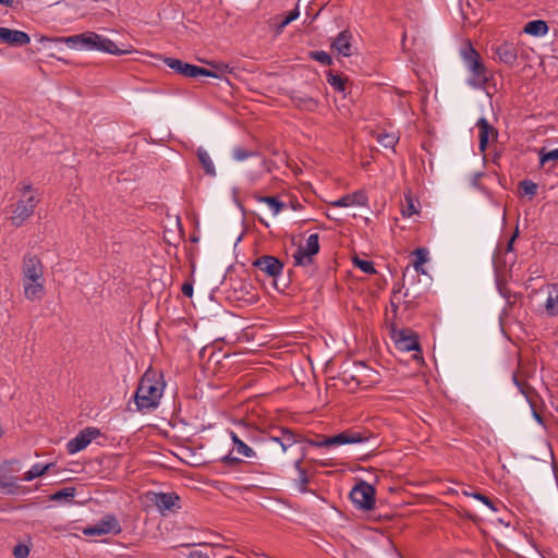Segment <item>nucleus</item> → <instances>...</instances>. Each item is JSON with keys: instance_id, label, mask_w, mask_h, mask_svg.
<instances>
[{"instance_id": "f257e3e1", "label": "nucleus", "mask_w": 558, "mask_h": 558, "mask_svg": "<svg viewBox=\"0 0 558 558\" xmlns=\"http://www.w3.org/2000/svg\"><path fill=\"white\" fill-rule=\"evenodd\" d=\"M165 387L163 375L149 367L141 377L133 396L136 411L145 412L156 409L159 405Z\"/></svg>"}, {"instance_id": "f03ea898", "label": "nucleus", "mask_w": 558, "mask_h": 558, "mask_svg": "<svg viewBox=\"0 0 558 558\" xmlns=\"http://www.w3.org/2000/svg\"><path fill=\"white\" fill-rule=\"evenodd\" d=\"M305 441L317 448H328L332 446H341V445H352V444H362L372 441L369 448H372V452L375 451L379 444L377 442V437L374 433L365 427L357 428H348L339 434L333 436H317L316 439L307 438Z\"/></svg>"}, {"instance_id": "7ed1b4c3", "label": "nucleus", "mask_w": 558, "mask_h": 558, "mask_svg": "<svg viewBox=\"0 0 558 558\" xmlns=\"http://www.w3.org/2000/svg\"><path fill=\"white\" fill-rule=\"evenodd\" d=\"M23 276L25 298L29 301L41 300L45 295L44 266L36 255L27 254L24 256Z\"/></svg>"}, {"instance_id": "20e7f679", "label": "nucleus", "mask_w": 558, "mask_h": 558, "mask_svg": "<svg viewBox=\"0 0 558 558\" xmlns=\"http://www.w3.org/2000/svg\"><path fill=\"white\" fill-rule=\"evenodd\" d=\"M461 53L465 65L472 72V77L468 81L469 85L475 88H484L488 83V70L481 54L470 41L466 43Z\"/></svg>"}, {"instance_id": "39448f33", "label": "nucleus", "mask_w": 558, "mask_h": 558, "mask_svg": "<svg viewBox=\"0 0 558 558\" xmlns=\"http://www.w3.org/2000/svg\"><path fill=\"white\" fill-rule=\"evenodd\" d=\"M40 44H43L44 48H46L47 44L50 43H65L71 48H84L87 50H98L102 51V46L105 44V37L98 35L94 32H86L78 35H73L69 37H57L50 38L47 36H41L39 39Z\"/></svg>"}, {"instance_id": "423d86ee", "label": "nucleus", "mask_w": 558, "mask_h": 558, "mask_svg": "<svg viewBox=\"0 0 558 558\" xmlns=\"http://www.w3.org/2000/svg\"><path fill=\"white\" fill-rule=\"evenodd\" d=\"M228 299L251 305L259 300L257 288L248 279L230 278Z\"/></svg>"}, {"instance_id": "0eeeda50", "label": "nucleus", "mask_w": 558, "mask_h": 558, "mask_svg": "<svg viewBox=\"0 0 558 558\" xmlns=\"http://www.w3.org/2000/svg\"><path fill=\"white\" fill-rule=\"evenodd\" d=\"M349 498L356 509L368 512L375 509L376 489L372 484L360 480L351 489Z\"/></svg>"}, {"instance_id": "6e6552de", "label": "nucleus", "mask_w": 558, "mask_h": 558, "mask_svg": "<svg viewBox=\"0 0 558 558\" xmlns=\"http://www.w3.org/2000/svg\"><path fill=\"white\" fill-rule=\"evenodd\" d=\"M162 59H163V62L171 70H173L175 73H178L184 77H189V78H198V77H203V76L204 77H216V78L219 77L218 74H216L215 72H213L206 68L191 64V63L184 62L180 59H175V58H171V57H163Z\"/></svg>"}, {"instance_id": "1a4fd4ad", "label": "nucleus", "mask_w": 558, "mask_h": 558, "mask_svg": "<svg viewBox=\"0 0 558 558\" xmlns=\"http://www.w3.org/2000/svg\"><path fill=\"white\" fill-rule=\"evenodd\" d=\"M391 338L395 341V345L398 350L403 352L414 351L413 357L418 360L422 359L417 353L421 354V344L418 341L417 333L410 328L396 329L391 330Z\"/></svg>"}, {"instance_id": "9d476101", "label": "nucleus", "mask_w": 558, "mask_h": 558, "mask_svg": "<svg viewBox=\"0 0 558 558\" xmlns=\"http://www.w3.org/2000/svg\"><path fill=\"white\" fill-rule=\"evenodd\" d=\"M252 265L266 276L272 278L276 288L279 290L277 279L282 274L283 263L278 257L272 255H263L256 258Z\"/></svg>"}, {"instance_id": "9b49d317", "label": "nucleus", "mask_w": 558, "mask_h": 558, "mask_svg": "<svg viewBox=\"0 0 558 558\" xmlns=\"http://www.w3.org/2000/svg\"><path fill=\"white\" fill-rule=\"evenodd\" d=\"M319 235L318 233L311 234L306 240V245H300L293 254L294 264L296 266L310 265L313 262V256L319 252Z\"/></svg>"}, {"instance_id": "f8f14e48", "label": "nucleus", "mask_w": 558, "mask_h": 558, "mask_svg": "<svg viewBox=\"0 0 558 558\" xmlns=\"http://www.w3.org/2000/svg\"><path fill=\"white\" fill-rule=\"evenodd\" d=\"M122 531L121 525L113 514H106L96 524L89 525L83 530L87 536L113 534L118 535Z\"/></svg>"}, {"instance_id": "ddd939ff", "label": "nucleus", "mask_w": 558, "mask_h": 558, "mask_svg": "<svg viewBox=\"0 0 558 558\" xmlns=\"http://www.w3.org/2000/svg\"><path fill=\"white\" fill-rule=\"evenodd\" d=\"M100 435L101 432L99 428L93 426L86 427L66 444V450L70 454L80 452Z\"/></svg>"}, {"instance_id": "4468645a", "label": "nucleus", "mask_w": 558, "mask_h": 558, "mask_svg": "<svg viewBox=\"0 0 558 558\" xmlns=\"http://www.w3.org/2000/svg\"><path fill=\"white\" fill-rule=\"evenodd\" d=\"M150 501L158 508L159 512L165 515L166 511L177 512L181 508V498L180 496L172 493H153V497Z\"/></svg>"}, {"instance_id": "2eb2a0df", "label": "nucleus", "mask_w": 558, "mask_h": 558, "mask_svg": "<svg viewBox=\"0 0 558 558\" xmlns=\"http://www.w3.org/2000/svg\"><path fill=\"white\" fill-rule=\"evenodd\" d=\"M37 203L38 201L34 196H28L26 199H20L16 203L13 216L11 217L12 223L16 227L21 226L33 215Z\"/></svg>"}, {"instance_id": "dca6fc26", "label": "nucleus", "mask_w": 558, "mask_h": 558, "mask_svg": "<svg viewBox=\"0 0 558 558\" xmlns=\"http://www.w3.org/2000/svg\"><path fill=\"white\" fill-rule=\"evenodd\" d=\"M476 126L478 129V148L481 153H485L488 143L497 141L498 131L484 117L477 120Z\"/></svg>"}, {"instance_id": "f3484780", "label": "nucleus", "mask_w": 558, "mask_h": 558, "mask_svg": "<svg viewBox=\"0 0 558 558\" xmlns=\"http://www.w3.org/2000/svg\"><path fill=\"white\" fill-rule=\"evenodd\" d=\"M493 51L498 57V60L509 68H514L518 64V48L513 43L504 41L494 46Z\"/></svg>"}, {"instance_id": "a211bd4d", "label": "nucleus", "mask_w": 558, "mask_h": 558, "mask_svg": "<svg viewBox=\"0 0 558 558\" xmlns=\"http://www.w3.org/2000/svg\"><path fill=\"white\" fill-rule=\"evenodd\" d=\"M31 38L27 33L8 27H0V43L12 47H22L29 44Z\"/></svg>"}, {"instance_id": "6ab92c4d", "label": "nucleus", "mask_w": 558, "mask_h": 558, "mask_svg": "<svg viewBox=\"0 0 558 558\" xmlns=\"http://www.w3.org/2000/svg\"><path fill=\"white\" fill-rule=\"evenodd\" d=\"M353 36L349 29L340 32L331 43V49L336 50L343 57L352 56V40Z\"/></svg>"}, {"instance_id": "aec40b11", "label": "nucleus", "mask_w": 558, "mask_h": 558, "mask_svg": "<svg viewBox=\"0 0 558 558\" xmlns=\"http://www.w3.org/2000/svg\"><path fill=\"white\" fill-rule=\"evenodd\" d=\"M290 99L298 109L308 112H314L319 105L316 98L295 90L291 93Z\"/></svg>"}, {"instance_id": "412c9836", "label": "nucleus", "mask_w": 558, "mask_h": 558, "mask_svg": "<svg viewBox=\"0 0 558 558\" xmlns=\"http://www.w3.org/2000/svg\"><path fill=\"white\" fill-rule=\"evenodd\" d=\"M368 202V197L366 193L362 190L356 191L352 194H347L340 197L338 201L332 203L335 207H348L351 205H360L366 206Z\"/></svg>"}, {"instance_id": "4be33fe9", "label": "nucleus", "mask_w": 558, "mask_h": 558, "mask_svg": "<svg viewBox=\"0 0 558 558\" xmlns=\"http://www.w3.org/2000/svg\"><path fill=\"white\" fill-rule=\"evenodd\" d=\"M523 32L531 36H544L548 32V25L543 20H533L525 24Z\"/></svg>"}, {"instance_id": "5701e85b", "label": "nucleus", "mask_w": 558, "mask_h": 558, "mask_svg": "<svg viewBox=\"0 0 558 558\" xmlns=\"http://www.w3.org/2000/svg\"><path fill=\"white\" fill-rule=\"evenodd\" d=\"M196 156H197V159H198L199 163L202 165L205 173L207 175L215 177L216 169H215V166H214L208 153L203 147H198L196 150Z\"/></svg>"}, {"instance_id": "b1692460", "label": "nucleus", "mask_w": 558, "mask_h": 558, "mask_svg": "<svg viewBox=\"0 0 558 558\" xmlns=\"http://www.w3.org/2000/svg\"><path fill=\"white\" fill-rule=\"evenodd\" d=\"M52 466H54L53 463H47L45 465L39 463L34 464L27 472H25L23 480L26 482H31L46 474Z\"/></svg>"}, {"instance_id": "393cba45", "label": "nucleus", "mask_w": 558, "mask_h": 558, "mask_svg": "<svg viewBox=\"0 0 558 558\" xmlns=\"http://www.w3.org/2000/svg\"><path fill=\"white\" fill-rule=\"evenodd\" d=\"M327 83L339 93H343L347 87L348 77L333 73L331 70L327 72Z\"/></svg>"}, {"instance_id": "a878e982", "label": "nucleus", "mask_w": 558, "mask_h": 558, "mask_svg": "<svg viewBox=\"0 0 558 558\" xmlns=\"http://www.w3.org/2000/svg\"><path fill=\"white\" fill-rule=\"evenodd\" d=\"M279 432L281 434L280 449H281V452L283 453L287 451V449L289 447H291L292 445L298 442L299 439H298V435L289 428H280Z\"/></svg>"}, {"instance_id": "bb28decb", "label": "nucleus", "mask_w": 558, "mask_h": 558, "mask_svg": "<svg viewBox=\"0 0 558 558\" xmlns=\"http://www.w3.org/2000/svg\"><path fill=\"white\" fill-rule=\"evenodd\" d=\"M254 198L260 203L267 204L272 210L274 215L279 214L286 206L284 203H282L277 196H262L255 194Z\"/></svg>"}, {"instance_id": "cd10ccee", "label": "nucleus", "mask_w": 558, "mask_h": 558, "mask_svg": "<svg viewBox=\"0 0 558 558\" xmlns=\"http://www.w3.org/2000/svg\"><path fill=\"white\" fill-rule=\"evenodd\" d=\"M413 255L415 256L413 262L414 269L417 272L425 274L423 265L428 262V250L426 247H417L413 251Z\"/></svg>"}, {"instance_id": "c85d7f7f", "label": "nucleus", "mask_w": 558, "mask_h": 558, "mask_svg": "<svg viewBox=\"0 0 558 558\" xmlns=\"http://www.w3.org/2000/svg\"><path fill=\"white\" fill-rule=\"evenodd\" d=\"M231 439L239 454H242L246 458H252L255 456L254 450L244 441H242L234 432H231Z\"/></svg>"}, {"instance_id": "c756f323", "label": "nucleus", "mask_w": 558, "mask_h": 558, "mask_svg": "<svg viewBox=\"0 0 558 558\" xmlns=\"http://www.w3.org/2000/svg\"><path fill=\"white\" fill-rule=\"evenodd\" d=\"M553 290L555 291V295L549 293L545 303V310L549 316L558 315V284H554Z\"/></svg>"}, {"instance_id": "7c9ffc66", "label": "nucleus", "mask_w": 558, "mask_h": 558, "mask_svg": "<svg viewBox=\"0 0 558 558\" xmlns=\"http://www.w3.org/2000/svg\"><path fill=\"white\" fill-rule=\"evenodd\" d=\"M76 489L75 487H64L60 490H57L50 496V499L53 501H65L70 502L75 496Z\"/></svg>"}, {"instance_id": "2f4dec72", "label": "nucleus", "mask_w": 558, "mask_h": 558, "mask_svg": "<svg viewBox=\"0 0 558 558\" xmlns=\"http://www.w3.org/2000/svg\"><path fill=\"white\" fill-rule=\"evenodd\" d=\"M518 187L519 192L522 195H527L530 199L536 195L538 189L536 183L527 179L520 181Z\"/></svg>"}, {"instance_id": "473e14b6", "label": "nucleus", "mask_w": 558, "mask_h": 558, "mask_svg": "<svg viewBox=\"0 0 558 558\" xmlns=\"http://www.w3.org/2000/svg\"><path fill=\"white\" fill-rule=\"evenodd\" d=\"M463 494L465 496H470V497H473V498L482 501L484 505H486L493 511H498L497 505H501V502L499 500H497V502H496L480 492L469 493V492L464 490Z\"/></svg>"}, {"instance_id": "72a5a7b5", "label": "nucleus", "mask_w": 558, "mask_h": 558, "mask_svg": "<svg viewBox=\"0 0 558 558\" xmlns=\"http://www.w3.org/2000/svg\"><path fill=\"white\" fill-rule=\"evenodd\" d=\"M2 466L0 465V471ZM0 488L5 489V493L13 494L19 488L16 477L0 474Z\"/></svg>"}, {"instance_id": "f704fd0d", "label": "nucleus", "mask_w": 558, "mask_h": 558, "mask_svg": "<svg viewBox=\"0 0 558 558\" xmlns=\"http://www.w3.org/2000/svg\"><path fill=\"white\" fill-rule=\"evenodd\" d=\"M353 265L357 267L361 271L367 275H374L376 274V269L374 266V263L372 260L362 259L357 256L353 258Z\"/></svg>"}, {"instance_id": "c9c22d12", "label": "nucleus", "mask_w": 558, "mask_h": 558, "mask_svg": "<svg viewBox=\"0 0 558 558\" xmlns=\"http://www.w3.org/2000/svg\"><path fill=\"white\" fill-rule=\"evenodd\" d=\"M398 141L399 137L396 136L393 133L383 132L377 135V142L386 148H393Z\"/></svg>"}, {"instance_id": "e433bc0d", "label": "nucleus", "mask_w": 558, "mask_h": 558, "mask_svg": "<svg viewBox=\"0 0 558 558\" xmlns=\"http://www.w3.org/2000/svg\"><path fill=\"white\" fill-rule=\"evenodd\" d=\"M102 52H107V53L114 54V56H122V54L130 53L131 50L120 49L111 39L105 37Z\"/></svg>"}, {"instance_id": "4c0bfd02", "label": "nucleus", "mask_w": 558, "mask_h": 558, "mask_svg": "<svg viewBox=\"0 0 558 558\" xmlns=\"http://www.w3.org/2000/svg\"><path fill=\"white\" fill-rule=\"evenodd\" d=\"M310 58L312 60H315L323 65H331L332 64V58L329 53H327L324 50H317V51H310L308 53Z\"/></svg>"}, {"instance_id": "58836bf2", "label": "nucleus", "mask_w": 558, "mask_h": 558, "mask_svg": "<svg viewBox=\"0 0 558 558\" xmlns=\"http://www.w3.org/2000/svg\"><path fill=\"white\" fill-rule=\"evenodd\" d=\"M310 483V477L306 471H301L299 473V477L294 480V484L298 486L300 493H307L310 489L307 488V484Z\"/></svg>"}, {"instance_id": "ea45409f", "label": "nucleus", "mask_w": 558, "mask_h": 558, "mask_svg": "<svg viewBox=\"0 0 558 558\" xmlns=\"http://www.w3.org/2000/svg\"><path fill=\"white\" fill-rule=\"evenodd\" d=\"M558 160V148L545 151L544 149L539 153V161L541 165L544 166L548 161H557Z\"/></svg>"}, {"instance_id": "a19ab883", "label": "nucleus", "mask_w": 558, "mask_h": 558, "mask_svg": "<svg viewBox=\"0 0 558 558\" xmlns=\"http://www.w3.org/2000/svg\"><path fill=\"white\" fill-rule=\"evenodd\" d=\"M300 15V12H299V8L298 5L291 10L286 16L284 19L281 21V23L278 25V28L279 29H282L283 27H286L288 24H290L291 22H293L294 20H296Z\"/></svg>"}, {"instance_id": "79ce46f5", "label": "nucleus", "mask_w": 558, "mask_h": 558, "mask_svg": "<svg viewBox=\"0 0 558 558\" xmlns=\"http://www.w3.org/2000/svg\"><path fill=\"white\" fill-rule=\"evenodd\" d=\"M339 380L350 389H354L360 385V381L353 375H347L345 373L339 377Z\"/></svg>"}, {"instance_id": "37998d69", "label": "nucleus", "mask_w": 558, "mask_h": 558, "mask_svg": "<svg viewBox=\"0 0 558 558\" xmlns=\"http://www.w3.org/2000/svg\"><path fill=\"white\" fill-rule=\"evenodd\" d=\"M13 555L15 558H27L29 555V548L25 544H17L13 548Z\"/></svg>"}, {"instance_id": "c03bdc74", "label": "nucleus", "mask_w": 558, "mask_h": 558, "mask_svg": "<svg viewBox=\"0 0 558 558\" xmlns=\"http://www.w3.org/2000/svg\"><path fill=\"white\" fill-rule=\"evenodd\" d=\"M216 554H214V550L210 549V551H204V550H193L190 553L187 558H215Z\"/></svg>"}, {"instance_id": "a18cd8bd", "label": "nucleus", "mask_w": 558, "mask_h": 558, "mask_svg": "<svg viewBox=\"0 0 558 558\" xmlns=\"http://www.w3.org/2000/svg\"><path fill=\"white\" fill-rule=\"evenodd\" d=\"M252 155H253V153L247 151L246 149H244L242 147H236L233 149V157H234V159H236L239 161L244 160Z\"/></svg>"}, {"instance_id": "49530a36", "label": "nucleus", "mask_w": 558, "mask_h": 558, "mask_svg": "<svg viewBox=\"0 0 558 558\" xmlns=\"http://www.w3.org/2000/svg\"><path fill=\"white\" fill-rule=\"evenodd\" d=\"M181 292L186 298H192L193 295V282L185 281L181 287Z\"/></svg>"}, {"instance_id": "de8ad7c7", "label": "nucleus", "mask_w": 558, "mask_h": 558, "mask_svg": "<svg viewBox=\"0 0 558 558\" xmlns=\"http://www.w3.org/2000/svg\"><path fill=\"white\" fill-rule=\"evenodd\" d=\"M221 462L226 465H238L241 464L243 461L236 457H231L230 454H227L221 458Z\"/></svg>"}, {"instance_id": "09e8293b", "label": "nucleus", "mask_w": 558, "mask_h": 558, "mask_svg": "<svg viewBox=\"0 0 558 558\" xmlns=\"http://www.w3.org/2000/svg\"><path fill=\"white\" fill-rule=\"evenodd\" d=\"M408 201H409L408 207L402 210V215L410 217L416 213V209H415L412 201L411 199H408Z\"/></svg>"}, {"instance_id": "8fccbe9b", "label": "nucleus", "mask_w": 558, "mask_h": 558, "mask_svg": "<svg viewBox=\"0 0 558 558\" xmlns=\"http://www.w3.org/2000/svg\"><path fill=\"white\" fill-rule=\"evenodd\" d=\"M518 235H519V231H518V229H515V231L513 232L512 236L509 239V241L507 243L506 252H512L513 251V244H514V241H515Z\"/></svg>"}, {"instance_id": "3c124183", "label": "nucleus", "mask_w": 558, "mask_h": 558, "mask_svg": "<svg viewBox=\"0 0 558 558\" xmlns=\"http://www.w3.org/2000/svg\"><path fill=\"white\" fill-rule=\"evenodd\" d=\"M21 186H19V190L22 192L23 196L27 193H29L33 190V186L31 183H21Z\"/></svg>"}, {"instance_id": "603ef678", "label": "nucleus", "mask_w": 558, "mask_h": 558, "mask_svg": "<svg viewBox=\"0 0 558 558\" xmlns=\"http://www.w3.org/2000/svg\"><path fill=\"white\" fill-rule=\"evenodd\" d=\"M216 69L220 70L221 72H230V66L228 64H225V63H220V64H217V65H214Z\"/></svg>"}, {"instance_id": "864d4df0", "label": "nucleus", "mask_w": 558, "mask_h": 558, "mask_svg": "<svg viewBox=\"0 0 558 558\" xmlns=\"http://www.w3.org/2000/svg\"><path fill=\"white\" fill-rule=\"evenodd\" d=\"M294 468L298 473H301V471H306L304 468H302V459L294 462Z\"/></svg>"}, {"instance_id": "5fc2aeb1", "label": "nucleus", "mask_w": 558, "mask_h": 558, "mask_svg": "<svg viewBox=\"0 0 558 558\" xmlns=\"http://www.w3.org/2000/svg\"><path fill=\"white\" fill-rule=\"evenodd\" d=\"M280 438H281V434L280 435H276V436H269V441L271 442H276L280 446Z\"/></svg>"}, {"instance_id": "6e6d98bb", "label": "nucleus", "mask_w": 558, "mask_h": 558, "mask_svg": "<svg viewBox=\"0 0 558 558\" xmlns=\"http://www.w3.org/2000/svg\"><path fill=\"white\" fill-rule=\"evenodd\" d=\"M14 0H0V4L5 7H13Z\"/></svg>"}, {"instance_id": "4d7b16f0", "label": "nucleus", "mask_w": 558, "mask_h": 558, "mask_svg": "<svg viewBox=\"0 0 558 558\" xmlns=\"http://www.w3.org/2000/svg\"><path fill=\"white\" fill-rule=\"evenodd\" d=\"M533 415L538 423L543 424L542 416L535 410H533Z\"/></svg>"}, {"instance_id": "13d9d810", "label": "nucleus", "mask_w": 558, "mask_h": 558, "mask_svg": "<svg viewBox=\"0 0 558 558\" xmlns=\"http://www.w3.org/2000/svg\"><path fill=\"white\" fill-rule=\"evenodd\" d=\"M400 291H401V287L400 286H395L393 287V294L399 293Z\"/></svg>"}, {"instance_id": "bf43d9fd", "label": "nucleus", "mask_w": 558, "mask_h": 558, "mask_svg": "<svg viewBox=\"0 0 558 558\" xmlns=\"http://www.w3.org/2000/svg\"><path fill=\"white\" fill-rule=\"evenodd\" d=\"M320 465L322 466H331L333 464L332 463H328V462H320Z\"/></svg>"}, {"instance_id": "052dcab7", "label": "nucleus", "mask_w": 558, "mask_h": 558, "mask_svg": "<svg viewBox=\"0 0 558 558\" xmlns=\"http://www.w3.org/2000/svg\"><path fill=\"white\" fill-rule=\"evenodd\" d=\"M191 241H192V242H197V241H198V238H196V236H191Z\"/></svg>"}, {"instance_id": "680f3d73", "label": "nucleus", "mask_w": 558, "mask_h": 558, "mask_svg": "<svg viewBox=\"0 0 558 558\" xmlns=\"http://www.w3.org/2000/svg\"><path fill=\"white\" fill-rule=\"evenodd\" d=\"M49 57L57 58L54 53H49Z\"/></svg>"}, {"instance_id": "e2e57ef3", "label": "nucleus", "mask_w": 558, "mask_h": 558, "mask_svg": "<svg viewBox=\"0 0 558 558\" xmlns=\"http://www.w3.org/2000/svg\"><path fill=\"white\" fill-rule=\"evenodd\" d=\"M385 519H386V520H390V519H391V517H390V515H385Z\"/></svg>"}]
</instances>
